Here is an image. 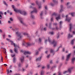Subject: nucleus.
I'll list each match as a JSON object with an SVG mask.
<instances>
[{"instance_id":"obj_12","label":"nucleus","mask_w":75,"mask_h":75,"mask_svg":"<svg viewBox=\"0 0 75 75\" xmlns=\"http://www.w3.org/2000/svg\"><path fill=\"white\" fill-rule=\"evenodd\" d=\"M14 51L16 53H18V49L16 47L14 48Z\"/></svg>"},{"instance_id":"obj_27","label":"nucleus","mask_w":75,"mask_h":75,"mask_svg":"<svg viewBox=\"0 0 75 75\" xmlns=\"http://www.w3.org/2000/svg\"><path fill=\"white\" fill-rule=\"evenodd\" d=\"M73 36L71 35H70V34H69V36H68V38H71V37H72Z\"/></svg>"},{"instance_id":"obj_18","label":"nucleus","mask_w":75,"mask_h":75,"mask_svg":"<svg viewBox=\"0 0 75 75\" xmlns=\"http://www.w3.org/2000/svg\"><path fill=\"white\" fill-rule=\"evenodd\" d=\"M74 41H75V39H74L72 40L71 42V44L73 45V44H74Z\"/></svg>"},{"instance_id":"obj_31","label":"nucleus","mask_w":75,"mask_h":75,"mask_svg":"<svg viewBox=\"0 0 75 75\" xmlns=\"http://www.w3.org/2000/svg\"><path fill=\"white\" fill-rule=\"evenodd\" d=\"M49 33L50 34H51V35H54V32H50Z\"/></svg>"},{"instance_id":"obj_43","label":"nucleus","mask_w":75,"mask_h":75,"mask_svg":"<svg viewBox=\"0 0 75 75\" xmlns=\"http://www.w3.org/2000/svg\"><path fill=\"white\" fill-rule=\"evenodd\" d=\"M50 5L52 6H54V4L52 3H51L50 4Z\"/></svg>"},{"instance_id":"obj_46","label":"nucleus","mask_w":75,"mask_h":75,"mask_svg":"<svg viewBox=\"0 0 75 75\" xmlns=\"http://www.w3.org/2000/svg\"><path fill=\"white\" fill-rule=\"evenodd\" d=\"M48 40L49 42H51V40H50V38H48Z\"/></svg>"},{"instance_id":"obj_45","label":"nucleus","mask_w":75,"mask_h":75,"mask_svg":"<svg viewBox=\"0 0 75 75\" xmlns=\"http://www.w3.org/2000/svg\"><path fill=\"white\" fill-rule=\"evenodd\" d=\"M68 72V71H66L65 72H63V74H66V73H67V72Z\"/></svg>"},{"instance_id":"obj_32","label":"nucleus","mask_w":75,"mask_h":75,"mask_svg":"<svg viewBox=\"0 0 75 75\" xmlns=\"http://www.w3.org/2000/svg\"><path fill=\"white\" fill-rule=\"evenodd\" d=\"M40 74L41 75H42L44 74V71H41Z\"/></svg>"},{"instance_id":"obj_16","label":"nucleus","mask_w":75,"mask_h":75,"mask_svg":"<svg viewBox=\"0 0 75 75\" xmlns=\"http://www.w3.org/2000/svg\"><path fill=\"white\" fill-rule=\"evenodd\" d=\"M42 57H39L37 59H36V61H40Z\"/></svg>"},{"instance_id":"obj_13","label":"nucleus","mask_w":75,"mask_h":75,"mask_svg":"<svg viewBox=\"0 0 75 75\" xmlns=\"http://www.w3.org/2000/svg\"><path fill=\"white\" fill-rule=\"evenodd\" d=\"M17 59H16V58L15 57H13V63H15V62H16V61Z\"/></svg>"},{"instance_id":"obj_19","label":"nucleus","mask_w":75,"mask_h":75,"mask_svg":"<svg viewBox=\"0 0 75 75\" xmlns=\"http://www.w3.org/2000/svg\"><path fill=\"white\" fill-rule=\"evenodd\" d=\"M55 16L56 17V16H57V13H55L54 12L52 14V16Z\"/></svg>"},{"instance_id":"obj_57","label":"nucleus","mask_w":75,"mask_h":75,"mask_svg":"<svg viewBox=\"0 0 75 75\" xmlns=\"http://www.w3.org/2000/svg\"><path fill=\"white\" fill-rule=\"evenodd\" d=\"M11 56L12 57H14L15 56V54H14L13 55H12Z\"/></svg>"},{"instance_id":"obj_54","label":"nucleus","mask_w":75,"mask_h":75,"mask_svg":"<svg viewBox=\"0 0 75 75\" xmlns=\"http://www.w3.org/2000/svg\"><path fill=\"white\" fill-rule=\"evenodd\" d=\"M45 66H43L42 67V69H45Z\"/></svg>"},{"instance_id":"obj_36","label":"nucleus","mask_w":75,"mask_h":75,"mask_svg":"<svg viewBox=\"0 0 75 75\" xmlns=\"http://www.w3.org/2000/svg\"><path fill=\"white\" fill-rule=\"evenodd\" d=\"M1 62H3V57H1Z\"/></svg>"},{"instance_id":"obj_44","label":"nucleus","mask_w":75,"mask_h":75,"mask_svg":"<svg viewBox=\"0 0 75 75\" xmlns=\"http://www.w3.org/2000/svg\"><path fill=\"white\" fill-rule=\"evenodd\" d=\"M47 68H48V69H49V68H50V65L48 64L47 65Z\"/></svg>"},{"instance_id":"obj_61","label":"nucleus","mask_w":75,"mask_h":75,"mask_svg":"<svg viewBox=\"0 0 75 75\" xmlns=\"http://www.w3.org/2000/svg\"><path fill=\"white\" fill-rule=\"evenodd\" d=\"M53 20V18H51V21H52Z\"/></svg>"},{"instance_id":"obj_42","label":"nucleus","mask_w":75,"mask_h":75,"mask_svg":"<svg viewBox=\"0 0 75 75\" xmlns=\"http://www.w3.org/2000/svg\"><path fill=\"white\" fill-rule=\"evenodd\" d=\"M43 14V12L42 11L41 12V13H40V16H42Z\"/></svg>"},{"instance_id":"obj_29","label":"nucleus","mask_w":75,"mask_h":75,"mask_svg":"<svg viewBox=\"0 0 75 75\" xmlns=\"http://www.w3.org/2000/svg\"><path fill=\"white\" fill-rule=\"evenodd\" d=\"M50 52L51 53H53V52H54V50H52V49H51L50 50Z\"/></svg>"},{"instance_id":"obj_20","label":"nucleus","mask_w":75,"mask_h":75,"mask_svg":"<svg viewBox=\"0 0 75 75\" xmlns=\"http://www.w3.org/2000/svg\"><path fill=\"white\" fill-rule=\"evenodd\" d=\"M10 42H11V44L12 45H14L15 43H14V42H13V41H11V40H10Z\"/></svg>"},{"instance_id":"obj_55","label":"nucleus","mask_w":75,"mask_h":75,"mask_svg":"<svg viewBox=\"0 0 75 75\" xmlns=\"http://www.w3.org/2000/svg\"><path fill=\"white\" fill-rule=\"evenodd\" d=\"M27 45H28V46H29V45H30V43H28L27 44Z\"/></svg>"},{"instance_id":"obj_25","label":"nucleus","mask_w":75,"mask_h":75,"mask_svg":"<svg viewBox=\"0 0 75 75\" xmlns=\"http://www.w3.org/2000/svg\"><path fill=\"white\" fill-rule=\"evenodd\" d=\"M16 35L18 37H19V32H17L16 33Z\"/></svg>"},{"instance_id":"obj_2","label":"nucleus","mask_w":75,"mask_h":75,"mask_svg":"<svg viewBox=\"0 0 75 75\" xmlns=\"http://www.w3.org/2000/svg\"><path fill=\"white\" fill-rule=\"evenodd\" d=\"M19 13H20L21 14H23L24 16H26V15L27 14V12L25 11H22L20 10H19Z\"/></svg>"},{"instance_id":"obj_6","label":"nucleus","mask_w":75,"mask_h":75,"mask_svg":"<svg viewBox=\"0 0 75 75\" xmlns=\"http://www.w3.org/2000/svg\"><path fill=\"white\" fill-rule=\"evenodd\" d=\"M36 4L37 5H38L39 8H41L42 7L41 5L40 4V3H39L38 1H36Z\"/></svg>"},{"instance_id":"obj_64","label":"nucleus","mask_w":75,"mask_h":75,"mask_svg":"<svg viewBox=\"0 0 75 75\" xmlns=\"http://www.w3.org/2000/svg\"><path fill=\"white\" fill-rule=\"evenodd\" d=\"M0 33H2V30L0 29Z\"/></svg>"},{"instance_id":"obj_59","label":"nucleus","mask_w":75,"mask_h":75,"mask_svg":"<svg viewBox=\"0 0 75 75\" xmlns=\"http://www.w3.org/2000/svg\"><path fill=\"white\" fill-rule=\"evenodd\" d=\"M45 9L46 10H47V6H45Z\"/></svg>"},{"instance_id":"obj_14","label":"nucleus","mask_w":75,"mask_h":75,"mask_svg":"<svg viewBox=\"0 0 75 75\" xmlns=\"http://www.w3.org/2000/svg\"><path fill=\"white\" fill-rule=\"evenodd\" d=\"M24 56H23V57H22L21 58V62H24Z\"/></svg>"},{"instance_id":"obj_51","label":"nucleus","mask_w":75,"mask_h":75,"mask_svg":"<svg viewBox=\"0 0 75 75\" xmlns=\"http://www.w3.org/2000/svg\"><path fill=\"white\" fill-rule=\"evenodd\" d=\"M3 38H4H4H5V34L3 35Z\"/></svg>"},{"instance_id":"obj_11","label":"nucleus","mask_w":75,"mask_h":75,"mask_svg":"<svg viewBox=\"0 0 75 75\" xmlns=\"http://www.w3.org/2000/svg\"><path fill=\"white\" fill-rule=\"evenodd\" d=\"M69 26H70V32H71V29H72V24L71 23L70 24Z\"/></svg>"},{"instance_id":"obj_24","label":"nucleus","mask_w":75,"mask_h":75,"mask_svg":"<svg viewBox=\"0 0 75 75\" xmlns=\"http://www.w3.org/2000/svg\"><path fill=\"white\" fill-rule=\"evenodd\" d=\"M75 13H71V15L72 17H74L75 16Z\"/></svg>"},{"instance_id":"obj_39","label":"nucleus","mask_w":75,"mask_h":75,"mask_svg":"<svg viewBox=\"0 0 75 75\" xmlns=\"http://www.w3.org/2000/svg\"><path fill=\"white\" fill-rule=\"evenodd\" d=\"M39 53V51H37L36 52V55H38Z\"/></svg>"},{"instance_id":"obj_63","label":"nucleus","mask_w":75,"mask_h":75,"mask_svg":"<svg viewBox=\"0 0 75 75\" xmlns=\"http://www.w3.org/2000/svg\"><path fill=\"white\" fill-rule=\"evenodd\" d=\"M73 34H75V32L74 31L73 32Z\"/></svg>"},{"instance_id":"obj_23","label":"nucleus","mask_w":75,"mask_h":75,"mask_svg":"<svg viewBox=\"0 0 75 75\" xmlns=\"http://www.w3.org/2000/svg\"><path fill=\"white\" fill-rule=\"evenodd\" d=\"M75 61V57L73 58L72 59V63H74Z\"/></svg>"},{"instance_id":"obj_21","label":"nucleus","mask_w":75,"mask_h":75,"mask_svg":"<svg viewBox=\"0 0 75 75\" xmlns=\"http://www.w3.org/2000/svg\"><path fill=\"white\" fill-rule=\"evenodd\" d=\"M7 71V74L8 75V74H9V73H10V72H12V71H11V70H10L9 71V70H8V69Z\"/></svg>"},{"instance_id":"obj_52","label":"nucleus","mask_w":75,"mask_h":75,"mask_svg":"<svg viewBox=\"0 0 75 75\" xmlns=\"http://www.w3.org/2000/svg\"><path fill=\"white\" fill-rule=\"evenodd\" d=\"M57 25V23H53L54 25Z\"/></svg>"},{"instance_id":"obj_62","label":"nucleus","mask_w":75,"mask_h":75,"mask_svg":"<svg viewBox=\"0 0 75 75\" xmlns=\"http://www.w3.org/2000/svg\"><path fill=\"white\" fill-rule=\"evenodd\" d=\"M12 14H13V13H12L11 12L10 13V15H12Z\"/></svg>"},{"instance_id":"obj_9","label":"nucleus","mask_w":75,"mask_h":75,"mask_svg":"<svg viewBox=\"0 0 75 75\" xmlns=\"http://www.w3.org/2000/svg\"><path fill=\"white\" fill-rule=\"evenodd\" d=\"M71 53L67 55V57L66 61H68L70 58V56H71Z\"/></svg>"},{"instance_id":"obj_30","label":"nucleus","mask_w":75,"mask_h":75,"mask_svg":"<svg viewBox=\"0 0 75 75\" xmlns=\"http://www.w3.org/2000/svg\"><path fill=\"white\" fill-rule=\"evenodd\" d=\"M59 33H58V34L57 35V38L58 39V38H59Z\"/></svg>"},{"instance_id":"obj_53","label":"nucleus","mask_w":75,"mask_h":75,"mask_svg":"<svg viewBox=\"0 0 75 75\" xmlns=\"http://www.w3.org/2000/svg\"><path fill=\"white\" fill-rule=\"evenodd\" d=\"M59 23H60V25H61V24H62V21H61Z\"/></svg>"},{"instance_id":"obj_60","label":"nucleus","mask_w":75,"mask_h":75,"mask_svg":"<svg viewBox=\"0 0 75 75\" xmlns=\"http://www.w3.org/2000/svg\"><path fill=\"white\" fill-rule=\"evenodd\" d=\"M50 54L48 55L47 56V58H49V57H50Z\"/></svg>"},{"instance_id":"obj_47","label":"nucleus","mask_w":75,"mask_h":75,"mask_svg":"<svg viewBox=\"0 0 75 75\" xmlns=\"http://www.w3.org/2000/svg\"><path fill=\"white\" fill-rule=\"evenodd\" d=\"M21 53H24V51H23V50H21Z\"/></svg>"},{"instance_id":"obj_38","label":"nucleus","mask_w":75,"mask_h":75,"mask_svg":"<svg viewBox=\"0 0 75 75\" xmlns=\"http://www.w3.org/2000/svg\"><path fill=\"white\" fill-rule=\"evenodd\" d=\"M71 69H69L68 70V71L69 72V73H71Z\"/></svg>"},{"instance_id":"obj_35","label":"nucleus","mask_w":75,"mask_h":75,"mask_svg":"<svg viewBox=\"0 0 75 75\" xmlns=\"http://www.w3.org/2000/svg\"><path fill=\"white\" fill-rule=\"evenodd\" d=\"M31 18H34V15H31Z\"/></svg>"},{"instance_id":"obj_4","label":"nucleus","mask_w":75,"mask_h":75,"mask_svg":"<svg viewBox=\"0 0 75 75\" xmlns=\"http://www.w3.org/2000/svg\"><path fill=\"white\" fill-rule=\"evenodd\" d=\"M19 20L21 24H22L23 25H25V23L23 22V19L21 18H19Z\"/></svg>"},{"instance_id":"obj_15","label":"nucleus","mask_w":75,"mask_h":75,"mask_svg":"<svg viewBox=\"0 0 75 75\" xmlns=\"http://www.w3.org/2000/svg\"><path fill=\"white\" fill-rule=\"evenodd\" d=\"M3 3L4 5H5V6H6V7H7L8 6L7 4V3H6V1H3Z\"/></svg>"},{"instance_id":"obj_58","label":"nucleus","mask_w":75,"mask_h":75,"mask_svg":"<svg viewBox=\"0 0 75 75\" xmlns=\"http://www.w3.org/2000/svg\"><path fill=\"white\" fill-rule=\"evenodd\" d=\"M4 65V66H5V67H6L7 66V65L6 64H5Z\"/></svg>"},{"instance_id":"obj_1","label":"nucleus","mask_w":75,"mask_h":75,"mask_svg":"<svg viewBox=\"0 0 75 75\" xmlns=\"http://www.w3.org/2000/svg\"><path fill=\"white\" fill-rule=\"evenodd\" d=\"M12 8L13 9L14 11H15L16 13L19 12V10L18 8H14V5H12L11 6Z\"/></svg>"},{"instance_id":"obj_48","label":"nucleus","mask_w":75,"mask_h":75,"mask_svg":"<svg viewBox=\"0 0 75 75\" xmlns=\"http://www.w3.org/2000/svg\"><path fill=\"white\" fill-rule=\"evenodd\" d=\"M10 21H13V19L11 18H10Z\"/></svg>"},{"instance_id":"obj_28","label":"nucleus","mask_w":75,"mask_h":75,"mask_svg":"<svg viewBox=\"0 0 75 75\" xmlns=\"http://www.w3.org/2000/svg\"><path fill=\"white\" fill-rule=\"evenodd\" d=\"M53 1L55 4H57V3H58V2L57 1H56L55 0H53Z\"/></svg>"},{"instance_id":"obj_22","label":"nucleus","mask_w":75,"mask_h":75,"mask_svg":"<svg viewBox=\"0 0 75 75\" xmlns=\"http://www.w3.org/2000/svg\"><path fill=\"white\" fill-rule=\"evenodd\" d=\"M58 16V17L56 18L57 20H58L59 19H60V15H59V16Z\"/></svg>"},{"instance_id":"obj_26","label":"nucleus","mask_w":75,"mask_h":75,"mask_svg":"<svg viewBox=\"0 0 75 75\" xmlns=\"http://www.w3.org/2000/svg\"><path fill=\"white\" fill-rule=\"evenodd\" d=\"M15 48H16V47H18V46L17 45V44H14V45H13Z\"/></svg>"},{"instance_id":"obj_40","label":"nucleus","mask_w":75,"mask_h":75,"mask_svg":"<svg viewBox=\"0 0 75 75\" xmlns=\"http://www.w3.org/2000/svg\"><path fill=\"white\" fill-rule=\"evenodd\" d=\"M4 51H5L4 53L5 54H6V48H4Z\"/></svg>"},{"instance_id":"obj_7","label":"nucleus","mask_w":75,"mask_h":75,"mask_svg":"<svg viewBox=\"0 0 75 75\" xmlns=\"http://www.w3.org/2000/svg\"><path fill=\"white\" fill-rule=\"evenodd\" d=\"M38 11L37 10V9H36L35 8H34V11H32L31 12V14H33V13H37Z\"/></svg>"},{"instance_id":"obj_50","label":"nucleus","mask_w":75,"mask_h":75,"mask_svg":"<svg viewBox=\"0 0 75 75\" xmlns=\"http://www.w3.org/2000/svg\"><path fill=\"white\" fill-rule=\"evenodd\" d=\"M62 47V45H61V46H59V47L58 48V50H57V51L58 50H59V48H61V47Z\"/></svg>"},{"instance_id":"obj_56","label":"nucleus","mask_w":75,"mask_h":75,"mask_svg":"<svg viewBox=\"0 0 75 75\" xmlns=\"http://www.w3.org/2000/svg\"><path fill=\"white\" fill-rule=\"evenodd\" d=\"M44 30L45 31H46L47 30V28H44Z\"/></svg>"},{"instance_id":"obj_37","label":"nucleus","mask_w":75,"mask_h":75,"mask_svg":"<svg viewBox=\"0 0 75 75\" xmlns=\"http://www.w3.org/2000/svg\"><path fill=\"white\" fill-rule=\"evenodd\" d=\"M10 52H11L12 54V53H13V50L11 49H10Z\"/></svg>"},{"instance_id":"obj_5","label":"nucleus","mask_w":75,"mask_h":75,"mask_svg":"<svg viewBox=\"0 0 75 75\" xmlns=\"http://www.w3.org/2000/svg\"><path fill=\"white\" fill-rule=\"evenodd\" d=\"M66 21H67L68 22H69L70 20H71V18H68V15L66 16Z\"/></svg>"},{"instance_id":"obj_3","label":"nucleus","mask_w":75,"mask_h":75,"mask_svg":"<svg viewBox=\"0 0 75 75\" xmlns=\"http://www.w3.org/2000/svg\"><path fill=\"white\" fill-rule=\"evenodd\" d=\"M51 43L54 45V47H56V45H57V42L55 41V40H53V42H52Z\"/></svg>"},{"instance_id":"obj_33","label":"nucleus","mask_w":75,"mask_h":75,"mask_svg":"<svg viewBox=\"0 0 75 75\" xmlns=\"http://www.w3.org/2000/svg\"><path fill=\"white\" fill-rule=\"evenodd\" d=\"M69 2L67 3V6L68 7V8H70V6H69V7L68 6V5H69Z\"/></svg>"},{"instance_id":"obj_10","label":"nucleus","mask_w":75,"mask_h":75,"mask_svg":"<svg viewBox=\"0 0 75 75\" xmlns=\"http://www.w3.org/2000/svg\"><path fill=\"white\" fill-rule=\"evenodd\" d=\"M61 9L59 12V13H61V12H62V11H63V6L62 5H61L60 6Z\"/></svg>"},{"instance_id":"obj_49","label":"nucleus","mask_w":75,"mask_h":75,"mask_svg":"<svg viewBox=\"0 0 75 75\" xmlns=\"http://www.w3.org/2000/svg\"><path fill=\"white\" fill-rule=\"evenodd\" d=\"M0 14H2V15H3V12H2L1 11L0 12Z\"/></svg>"},{"instance_id":"obj_17","label":"nucleus","mask_w":75,"mask_h":75,"mask_svg":"<svg viewBox=\"0 0 75 75\" xmlns=\"http://www.w3.org/2000/svg\"><path fill=\"white\" fill-rule=\"evenodd\" d=\"M19 40H21V39L22 38V37H23V36L21 35V33H19Z\"/></svg>"},{"instance_id":"obj_34","label":"nucleus","mask_w":75,"mask_h":75,"mask_svg":"<svg viewBox=\"0 0 75 75\" xmlns=\"http://www.w3.org/2000/svg\"><path fill=\"white\" fill-rule=\"evenodd\" d=\"M23 34L24 35H28V33H24Z\"/></svg>"},{"instance_id":"obj_41","label":"nucleus","mask_w":75,"mask_h":75,"mask_svg":"<svg viewBox=\"0 0 75 75\" xmlns=\"http://www.w3.org/2000/svg\"><path fill=\"white\" fill-rule=\"evenodd\" d=\"M39 42H41V38H39Z\"/></svg>"},{"instance_id":"obj_8","label":"nucleus","mask_w":75,"mask_h":75,"mask_svg":"<svg viewBox=\"0 0 75 75\" xmlns=\"http://www.w3.org/2000/svg\"><path fill=\"white\" fill-rule=\"evenodd\" d=\"M24 55H27V54H31V53L29 51H25L24 53Z\"/></svg>"}]
</instances>
